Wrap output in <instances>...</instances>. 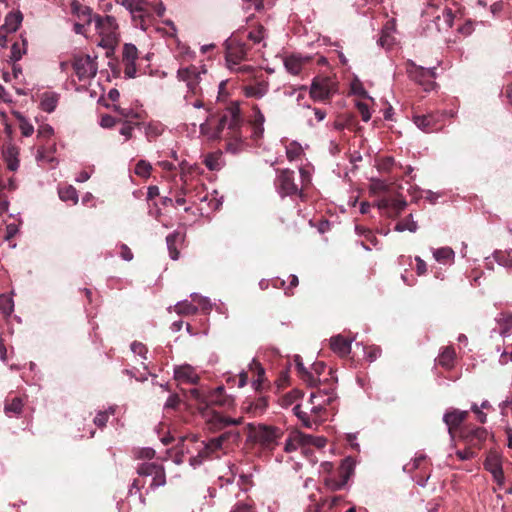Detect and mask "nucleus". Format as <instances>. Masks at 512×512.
Here are the masks:
<instances>
[{"mask_svg": "<svg viewBox=\"0 0 512 512\" xmlns=\"http://www.w3.org/2000/svg\"><path fill=\"white\" fill-rule=\"evenodd\" d=\"M243 124L238 102L230 103L221 111L215 129L210 128L208 120L200 124V133L209 139L236 138Z\"/></svg>", "mask_w": 512, "mask_h": 512, "instance_id": "obj_1", "label": "nucleus"}, {"mask_svg": "<svg viewBox=\"0 0 512 512\" xmlns=\"http://www.w3.org/2000/svg\"><path fill=\"white\" fill-rule=\"evenodd\" d=\"M207 76V70L203 66H188L177 71V78L186 83L188 92L184 99L188 102L190 95L201 96L203 88L201 83Z\"/></svg>", "mask_w": 512, "mask_h": 512, "instance_id": "obj_2", "label": "nucleus"}, {"mask_svg": "<svg viewBox=\"0 0 512 512\" xmlns=\"http://www.w3.org/2000/svg\"><path fill=\"white\" fill-rule=\"evenodd\" d=\"M95 28L101 36L99 45L103 48H113L118 41V25L113 16H94Z\"/></svg>", "mask_w": 512, "mask_h": 512, "instance_id": "obj_3", "label": "nucleus"}, {"mask_svg": "<svg viewBox=\"0 0 512 512\" xmlns=\"http://www.w3.org/2000/svg\"><path fill=\"white\" fill-rule=\"evenodd\" d=\"M126 10L129 11L135 25L145 30V23L151 18V7L155 1L152 0H121L119 2Z\"/></svg>", "mask_w": 512, "mask_h": 512, "instance_id": "obj_4", "label": "nucleus"}, {"mask_svg": "<svg viewBox=\"0 0 512 512\" xmlns=\"http://www.w3.org/2000/svg\"><path fill=\"white\" fill-rule=\"evenodd\" d=\"M225 490L229 494L227 502L231 504L229 512H255L253 500L238 484L230 483Z\"/></svg>", "mask_w": 512, "mask_h": 512, "instance_id": "obj_5", "label": "nucleus"}, {"mask_svg": "<svg viewBox=\"0 0 512 512\" xmlns=\"http://www.w3.org/2000/svg\"><path fill=\"white\" fill-rule=\"evenodd\" d=\"M406 72L410 79L421 85L425 91H430L435 86V68H424L409 60L406 63Z\"/></svg>", "mask_w": 512, "mask_h": 512, "instance_id": "obj_6", "label": "nucleus"}, {"mask_svg": "<svg viewBox=\"0 0 512 512\" xmlns=\"http://www.w3.org/2000/svg\"><path fill=\"white\" fill-rule=\"evenodd\" d=\"M282 435L280 428L268 425H258L252 431L254 440L266 449H273Z\"/></svg>", "mask_w": 512, "mask_h": 512, "instance_id": "obj_7", "label": "nucleus"}, {"mask_svg": "<svg viewBox=\"0 0 512 512\" xmlns=\"http://www.w3.org/2000/svg\"><path fill=\"white\" fill-rule=\"evenodd\" d=\"M73 68L80 81H88L94 78L98 70L96 58L89 55L75 57Z\"/></svg>", "mask_w": 512, "mask_h": 512, "instance_id": "obj_8", "label": "nucleus"}, {"mask_svg": "<svg viewBox=\"0 0 512 512\" xmlns=\"http://www.w3.org/2000/svg\"><path fill=\"white\" fill-rule=\"evenodd\" d=\"M225 45V59L229 69H233L235 65L247 59L248 48L245 43L236 39H229L226 41Z\"/></svg>", "mask_w": 512, "mask_h": 512, "instance_id": "obj_9", "label": "nucleus"}, {"mask_svg": "<svg viewBox=\"0 0 512 512\" xmlns=\"http://www.w3.org/2000/svg\"><path fill=\"white\" fill-rule=\"evenodd\" d=\"M200 412L212 429L220 430L231 425H240L242 423V417H227L212 409L200 408Z\"/></svg>", "mask_w": 512, "mask_h": 512, "instance_id": "obj_10", "label": "nucleus"}, {"mask_svg": "<svg viewBox=\"0 0 512 512\" xmlns=\"http://www.w3.org/2000/svg\"><path fill=\"white\" fill-rule=\"evenodd\" d=\"M137 472L140 476L152 477L151 488L161 487L166 484L165 471L161 465L156 463H143L138 467Z\"/></svg>", "mask_w": 512, "mask_h": 512, "instance_id": "obj_11", "label": "nucleus"}, {"mask_svg": "<svg viewBox=\"0 0 512 512\" xmlns=\"http://www.w3.org/2000/svg\"><path fill=\"white\" fill-rule=\"evenodd\" d=\"M275 185L278 193L282 197L295 195L299 192L297 185L294 183V172L289 169H284L279 172Z\"/></svg>", "mask_w": 512, "mask_h": 512, "instance_id": "obj_12", "label": "nucleus"}, {"mask_svg": "<svg viewBox=\"0 0 512 512\" xmlns=\"http://www.w3.org/2000/svg\"><path fill=\"white\" fill-rule=\"evenodd\" d=\"M310 415L308 412L303 411L300 405H296L293 408L294 414L301 420L302 424L307 428H312L313 424H316L318 418L321 417V413L325 408L320 402H310Z\"/></svg>", "mask_w": 512, "mask_h": 512, "instance_id": "obj_13", "label": "nucleus"}, {"mask_svg": "<svg viewBox=\"0 0 512 512\" xmlns=\"http://www.w3.org/2000/svg\"><path fill=\"white\" fill-rule=\"evenodd\" d=\"M212 406L229 409L234 406V398L226 394L223 386H219L208 392L205 407H203V409H210Z\"/></svg>", "mask_w": 512, "mask_h": 512, "instance_id": "obj_14", "label": "nucleus"}, {"mask_svg": "<svg viewBox=\"0 0 512 512\" xmlns=\"http://www.w3.org/2000/svg\"><path fill=\"white\" fill-rule=\"evenodd\" d=\"M353 468V460L351 458L344 459L340 466V475L342 477V480H336L333 477H326L324 480V484L327 487V489L331 491L340 490L346 484L347 479L349 478L350 474L353 471Z\"/></svg>", "mask_w": 512, "mask_h": 512, "instance_id": "obj_15", "label": "nucleus"}, {"mask_svg": "<svg viewBox=\"0 0 512 512\" xmlns=\"http://www.w3.org/2000/svg\"><path fill=\"white\" fill-rule=\"evenodd\" d=\"M332 95V85L328 78H315L310 87V96L314 101H324Z\"/></svg>", "mask_w": 512, "mask_h": 512, "instance_id": "obj_16", "label": "nucleus"}, {"mask_svg": "<svg viewBox=\"0 0 512 512\" xmlns=\"http://www.w3.org/2000/svg\"><path fill=\"white\" fill-rule=\"evenodd\" d=\"M496 327L492 330L493 334H499L503 338H507L512 331V314L500 313L496 318Z\"/></svg>", "mask_w": 512, "mask_h": 512, "instance_id": "obj_17", "label": "nucleus"}, {"mask_svg": "<svg viewBox=\"0 0 512 512\" xmlns=\"http://www.w3.org/2000/svg\"><path fill=\"white\" fill-rule=\"evenodd\" d=\"M311 440L312 435H307L302 432H295L286 440L285 451L292 452L297 450L299 447L304 448L305 446H308Z\"/></svg>", "mask_w": 512, "mask_h": 512, "instance_id": "obj_18", "label": "nucleus"}, {"mask_svg": "<svg viewBox=\"0 0 512 512\" xmlns=\"http://www.w3.org/2000/svg\"><path fill=\"white\" fill-rule=\"evenodd\" d=\"M468 416V411L453 409L447 411L443 416V421L448 426V431L451 434L452 429L458 427Z\"/></svg>", "mask_w": 512, "mask_h": 512, "instance_id": "obj_19", "label": "nucleus"}, {"mask_svg": "<svg viewBox=\"0 0 512 512\" xmlns=\"http://www.w3.org/2000/svg\"><path fill=\"white\" fill-rule=\"evenodd\" d=\"M354 338L347 339L341 335L334 336L330 339L331 349L340 356H347L351 352V343Z\"/></svg>", "mask_w": 512, "mask_h": 512, "instance_id": "obj_20", "label": "nucleus"}, {"mask_svg": "<svg viewBox=\"0 0 512 512\" xmlns=\"http://www.w3.org/2000/svg\"><path fill=\"white\" fill-rule=\"evenodd\" d=\"M294 364L298 371L300 378L310 387H315L319 383V379L309 371L303 364L302 359L299 355L294 357Z\"/></svg>", "mask_w": 512, "mask_h": 512, "instance_id": "obj_21", "label": "nucleus"}, {"mask_svg": "<svg viewBox=\"0 0 512 512\" xmlns=\"http://www.w3.org/2000/svg\"><path fill=\"white\" fill-rule=\"evenodd\" d=\"M174 374L178 381L196 384L199 380V375L190 365H182L175 368Z\"/></svg>", "mask_w": 512, "mask_h": 512, "instance_id": "obj_22", "label": "nucleus"}, {"mask_svg": "<svg viewBox=\"0 0 512 512\" xmlns=\"http://www.w3.org/2000/svg\"><path fill=\"white\" fill-rule=\"evenodd\" d=\"M269 90V84L266 81H260L255 84L246 85L243 88L244 95L250 98L261 99Z\"/></svg>", "mask_w": 512, "mask_h": 512, "instance_id": "obj_23", "label": "nucleus"}, {"mask_svg": "<svg viewBox=\"0 0 512 512\" xmlns=\"http://www.w3.org/2000/svg\"><path fill=\"white\" fill-rule=\"evenodd\" d=\"M226 439V435L223 434L219 437L212 438L207 442H202V449L199 451V457L207 458L211 456L214 452L221 449L223 441Z\"/></svg>", "mask_w": 512, "mask_h": 512, "instance_id": "obj_24", "label": "nucleus"}, {"mask_svg": "<svg viewBox=\"0 0 512 512\" xmlns=\"http://www.w3.org/2000/svg\"><path fill=\"white\" fill-rule=\"evenodd\" d=\"M22 21L23 15L20 11L10 12L6 15L4 24L1 26V30H4L5 33H13L18 30Z\"/></svg>", "mask_w": 512, "mask_h": 512, "instance_id": "obj_25", "label": "nucleus"}, {"mask_svg": "<svg viewBox=\"0 0 512 512\" xmlns=\"http://www.w3.org/2000/svg\"><path fill=\"white\" fill-rule=\"evenodd\" d=\"M3 155L7 162V167L11 171L17 170L19 167V159H18L19 150H18V148L14 144L8 143L3 149Z\"/></svg>", "mask_w": 512, "mask_h": 512, "instance_id": "obj_26", "label": "nucleus"}, {"mask_svg": "<svg viewBox=\"0 0 512 512\" xmlns=\"http://www.w3.org/2000/svg\"><path fill=\"white\" fill-rule=\"evenodd\" d=\"M71 12L76 15L79 19L86 21L90 24L94 21L92 9L88 6L82 5L80 2L73 0L70 3Z\"/></svg>", "mask_w": 512, "mask_h": 512, "instance_id": "obj_27", "label": "nucleus"}, {"mask_svg": "<svg viewBox=\"0 0 512 512\" xmlns=\"http://www.w3.org/2000/svg\"><path fill=\"white\" fill-rule=\"evenodd\" d=\"M336 399V394L333 390H317L310 394V402H320L324 408L330 405Z\"/></svg>", "mask_w": 512, "mask_h": 512, "instance_id": "obj_28", "label": "nucleus"}, {"mask_svg": "<svg viewBox=\"0 0 512 512\" xmlns=\"http://www.w3.org/2000/svg\"><path fill=\"white\" fill-rule=\"evenodd\" d=\"M59 95L54 92H45L41 96L40 107L47 113L53 112L58 104Z\"/></svg>", "mask_w": 512, "mask_h": 512, "instance_id": "obj_29", "label": "nucleus"}, {"mask_svg": "<svg viewBox=\"0 0 512 512\" xmlns=\"http://www.w3.org/2000/svg\"><path fill=\"white\" fill-rule=\"evenodd\" d=\"M453 20L454 17L452 11L445 8L441 11V14L435 17L434 22L438 30H447L452 27Z\"/></svg>", "mask_w": 512, "mask_h": 512, "instance_id": "obj_30", "label": "nucleus"}, {"mask_svg": "<svg viewBox=\"0 0 512 512\" xmlns=\"http://www.w3.org/2000/svg\"><path fill=\"white\" fill-rule=\"evenodd\" d=\"M434 259L442 264H450L454 262L455 253L450 247H441L433 250Z\"/></svg>", "mask_w": 512, "mask_h": 512, "instance_id": "obj_31", "label": "nucleus"}, {"mask_svg": "<svg viewBox=\"0 0 512 512\" xmlns=\"http://www.w3.org/2000/svg\"><path fill=\"white\" fill-rule=\"evenodd\" d=\"M267 407V401L265 398H259L255 402L246 401L242 405V410L246 413L257 415L262 413Z\"/></svg>", "mask_w": 512, "mask_h": 512, "instance_id": "obj_32", "label": "nucleus"}, {"mask_svg": "<svg viewBox=\"0 0 512 512\" xmlns=\"http://www.w3.org/2000/svg\"><path fill=\"white\" fill-rule=\"evenodd\" d=\"M286 70L292 75H298L303 67V59L299 56L291 55L284 59Z\"/></svg>", "mask_w": 512, "mask_h": 512, "instance_id": "obj_33", "label": "nucleus"}, {"mask_svg": "<svg viewBox=\"0 0 512 512\" xmlns=\"http://www.w3.org/2000/svg\"><path fill=\"white\" fill-rule=\"evenodd\" d=\"M414 124L424 132L432 131L435 120L432 115H415L413 117Z\"/></svg>", "mask_w": 512, "mask_h": 512, "instance_id": "obj_34", "label": "nucleus"}, {"mask_svg": "<svg viewBox=\"0 0 512 512\" xmlns=\"http://www.w3.org/2000/svg\"><path fill=\"white\" fill-rule=\"evenodd\" d=\"M182 239V236L179 232H173L171 234H169L167 237H166V243H167V248H168V251H169V254H170V258L172 260H177L179 258V252L176 248V244L178 241H180Z\"/></svg>", "mask_w": 512, "mask_h": 512, "instance_id": "obj_35", "label": "nucleus"}, {"mask_svg": "<svg viewBox=\"0 0 512 512\" xmlns=\"http://www.w3.org/2000/svg\"><path fill=\"white\" fill-rule=\"evenodd\" d=\"M417 229H418V225H417V222L414 221L412 214H410L404 220L398 222L395 226V231H397V232L409 231V232L414 233L417 231Z\"/></svg>", "mask_w": 512, "mask_h": 512, "instance_id": "obj_36", "label": "nucleus"}, {"mask_svg": "<svg viewBox=\"0 0 512 512\" xmlns=\"http://www.w3.org/2000/svg\"><path fill=\"white\" fill-rule=\"evenodd\" d=\"M455 358V351L450 347H446L438 357V363L442 367L451 368Z\"/></svg>", "mask_w": 512, "mask_h": 512, "instance_id": "obj_37", "label": "nucleus"}, {"mask_svg": "<svg viewBox=\"0 0 512 512\" xmlns=\"http://www.w3.org/2000/svg\"><path fill=\"white\" fill-rule=\"evenodd\" d=\"M175 311L179 315H194L198 311V307L192 304L191 302L184 300L180 301L175 305Z\"/></svg>", "mask_w": 512, "mask_h": 512, "instance_id": "obj_38", "label": "nucleus"}, {"mask_svg": "<svg viewBox=\"0 0 512 512\" xmlns=\"http://www.w3.org/2000/svg\"><path fill=\"white\" fill-rule=\"evenodd\" d=\"M15 117L19 121V128L25 137H29L34 133L33 125L20 112H14Z\"/></svg>", "mask_w": 512, "mask_h": 512, "instance_id": "obj_39", "label": "nucleus"}, {"mask_svg": "<svg viewBox=\"0 0 512 512\" xmlns=\"http://www.w3.org/2000/svg\"><path fill=\"white\" fill-rule=\"evenodd\" d=\"M249 368L251 370H255V372L257 373V379L252 381V386L255 390H259L264 379V368L255 359L252 360V362L249 365Z\"/></svg>", "mask_w": 512, "mask_h": 512, "instance_id": "obj_40", "label": "nucleus"}, {"mask_svg": "<svg viewBox=\"0 0 512 512\" xmlns=\"http://www.w3.org/2000/svg\"><path fill=\"white\" fill-rule=\"evenodd\" d=\"M485 469L489 471L492 475L499 474V471L502 470L499 458L497 455L492 454L489 455L484 462Z\"/></svg>", "mask_w": 512, "mask_h": 512, "instance_id": "obj_41", "label": "nucleus"}, {"mask_svg": "<svg viewBox=\"0 0 512 512\" xmlns=\"http://www.w3.org/2000/svg\"><path fill=\"white\" fill-rule=\"evenodd\" d=\"M188 394L190 399L195 400L198 405L199 409L205 407L206 399L208 393L200 388H191L188 390Z\"/></svg>", "mask_w": 512, "mask_h": 512, "instance_id": "obj_42", "label": "nucleus"}, {"mask_svg": "<svg viewBox=\"0 0 512 512\" xmlns=\"http://www.w3.org/2000/svg\"><path fill=\"white\" fill-rule=\"evenodd\" d=\"M58 193L60 199L63 201H71L73 204L78 202V193L73 186H67L65 188L59 189Z\"/></svg>", "mask_w": 512, "mask_h": 512, "instance_id": "obj_43", "label": "nucleus"}, {"mask_svg": "<svg viewBox=\"0 0 512 512\" xmlns=\"http://www.w3.org/2000/svg\"><path fill=\"white\" fill-rule=\"evenodd\" d=\"M0 311L5 316H10L14 311V301L11 296L0 295Z\"/></svg>", "mask_w": 512, "mask_h": 512, "instance_id": "obj_44", "label": "nucleus"}, {"mask_svg": "<svg viewBox=\"0 0 512 512\" xmlns=\"http://www.w3.org/2000/svg\"><path fill=\"white\" fill-rule=\"evenodd\" d=\"M303 153L301 145L297 142H291L286 146V156L290 162L297 160Z\"/></svg>", "mask_w": 512, "mask_h": 512, "instance_id": "obj_45", "label": "nucleus"}, {"mask_svg": "<svg viewBox=\"0 0 512 512\" xmlns=\"http://www.w3.org/2000/svg\"><path fill=\"white\" fill-rule=\"evenodd\" d=\"M137 58V47L131 43L125 44L123 47V62H135Z\"/></svg>", "mask_w": 512, "mask_h": 512, "instance_id": "obj_46", "label": "nucleus"}, {"mask_svg": "<svg viewBox=\"0 0 512 512\" xmlns=\"http://www.w3.org/2000/svg\"><path fill=\"white\" fill-rule=\"evenodd\" d=\"M407 206V202L402 199H392L390 212L387 213V217L393 218L400 215V213Z\"/></svg>", "mask_w": 512, "mask_h": 512, "instance_id": "obj_47", "label": "nucleus"}, {"mask_svg": "<svg viewBox=\"0 0 512 512\" xmlns=\"http://www.w3.org/2000/svg\"><path fill=\"white\" fill-rule=\"evenodd\" d=\"M191 297L199 304L204 313H209L212 310L213 304L208 297L201 296L197 293H192Z\"/></svg>", "mask_w": 512, "mask_h": 512, "instance_id": "obj_48", "label": "nucleus"}, {"mask_svg": "<svg viewBox=\"0 0 512 512\" xmlns=\"http://www.w3.org/2000/svg\"><path fill=\"white\" fill-rule=\"evenodd\" d=\"M26 40H22V44H19V43H14L12 45V48H11V56L10 58L13 60V61H18L21 59V57L23 56V54L26 53Z\"/></svg>", "mask_w": 512, "mask_h": 512, "instance_id": "obj_49", "label": "nucleus"}, {"mask_svg": "<svg viewBox=\"0 0 512 512\" xmlns=\"http://www.w3.org/2000/svg\"><path fill=\"white\" fill-rule=\"evenodd\" d=\"M495 261L506 268H512V257L509 254L503 253L501 251H496L493 254Z\"/></svg>", "mask_w": 512, "mask_h": 512, "instance_id": "obj_50", "label": "nucleus"}, {"mask_svg": "<svg viewBox=\"0 0 512 512\" xmlns=\"http://www.w3.org/2000/svg\"><path fill=\"white\" fill-rule=\"evenodd\" d=\"M151 169L150 163L140 160L135 166V174L146 178L150 175Z\"/></svg>", "mask_w": 512, "mask_h": 512, "instance_id": "obj_51", "label": "nucleus"}, {"mask_svg": "<svg viewBox=\"0 0 512 512\" xmlns=\"http://www.w3.org/2000/svg\"><path fill=\"white\" fill-rule=\"evenodd\" d=\"M338 501L337 497H333L332 499H324L320 503H317L314 508V512H328Z\"/></svg>", "mask_w": 512, "mask_h": 512, "instance_id": "obj_52", "label": "nucleus"}, {"mask_svg": "<svg viewBox=\"0 0 512 512\" xmlns=\"http://www.w3.org/2000/svg\"><path fill=\"white\" fill-rule=\"evenodd\" d=\"M266 37V31L263 26L259 25L255 30L250 31L248 38L254 43H260Z\"/></svg>", "mask_w": 512, "mask_h": 512, "instance_id": "obj_53", "label": "nucleus"}, {"mask_svg": "<svg viewBox=\"0 0 512 512\" xmlns=\"http://www.w3.org/2000/svg\"><path fill=\"white\" fill-rule=\"evenodd\" d=\"M395 42V38L393 34L387 32V30H382L381 36L379 38V45L383 48L389 49Z\"/></svg>", "mask_w": 512, "mask_h": 512, "instance_id": "obj_54", "label": "nucleus"}, {"mask_svg": "<svg viewBox=\"0 0 512 512\" xmlns=\"http://www.w3.org/2000/svg\"><path fill=\"white\" fill-rule=\"evenodd\" d=\"M131 351L135 355L140 356L143 360L147 359L148 349L143 343L137 341L132 342Z\"/></svg>", "mask_w": 512, "mask_h": 512, "instance_id": "obj_55", "label": "nucleus"}, {"mask_svg": "<svg viewBox=\"0 0 512 512\" xmlns=\"http://www.w3.org/2000/svg\"><path fill=\"white\" fill-rule=\"evenodd\" d=\"M229 141L227 143V151L236 154L241 150L242 142H241V134L240 131H238V135L236 138H228Z\"/></svg>", "mask_w": 512, "mask_h": 512, "instance_id": "obj_56", "label": "nucleus"}, {"mask_svg": "<svg viewBox=\"0 0 512 512\" xmlns=\"http://www.w3.org/2000/svg\"><path fill=\"white\" fill-rule=\"evenodd\" d=\"M22 400L20 398H14L10 403L5 406L6 413L19 414L22 410Z\"/></svg>", "mask_w": 512, "mask_h": 512, "instance_id": "obj_57", "label": "nucleus"}, {"mask_svg": "<svg viewBox=\"0 0 512 512\" xmlns=\"http://www.w3.org/2000/svg\"><path fill=\"white\" fill-rule=\"evenodd\" d=\"M113 413V408H110L109 411L99 412L94 418L95 425H97L98 427H104L108 421L109 414Z\"/></svg>", "mask_w": 512, "mask_h": 512, "instance_id": "obj_58", "label": "nucleus"}, {"mask_svg": "<svg viewBox=\"0 0 512 512\" xmlns=\"http://www.w3.org/2000/svg\"><path fill=\"white\" fill-rule=\"evenodd\" d=\"M253 110V118L251 120V125H264L265 117L263 113L261 112L260 108L255 105L252 108Z\"/></svg>", "mask_w": 512, "mask_h": 512, "instance_id": "obj_59", "label": "nucleus"}, {"mask_svg": "<svg viewBox=\"0 0 512 512\" xmlns=\"http://www.w3.org/2000/svg\"><path fill=\"white\" fill-rule=\"evenodd\" d=\"M36 160L38 162H53L54 158L47 153L44 147H39L36 154Z\"/></svg>", "mask_w": 512, "mask_h": 512, "instance_id": "obj_60", "label": "nucleus"}, {"mask_svg": "<svg viewBox=\"0 0 512 512\" xmlns=\"http://www.w3.org/2000/svg\"><path fill=\"white\" fill-rule=\"evenodd\" d=\"M54 133L52 126L48 124L41 125L37 131L38 138H50Z\"/></svg>", "mask_w": 512, "mask_h": 512, "instance_id": "obj_61", "label": "nucleus"}, {"mask_svg": "<svg viewBox=\"0 0 512 512\" xmlns=\"http://www.w3.org/2000/svg\"><path fill=\"white\" fill-rule=\"evenodd\" d=\"M357 108L359 110V113L361 115V119L364 122H368L371 119V113L369 111L368 105L365 103H358Z\"/></svg>", "mask_w": 512, "mask_h": 512, "instance_id": "obj_62", "label": "nucleus"}, {"mask_svg": "<svg viewBox=\"0 0 512 512\" xmlns=\"http://www.w3.org/2000/svg\"><path fill=\"white\" fill-rule=\"evenodd\" d=\"M124 74L127 78H134L136 76L135 62H124Z\"/></svg>", "mask_w": 512, "mask_h": 512, "instance_id": "obj_63", "label": "nucleus"}, {"mask_svg": "<svg viewBox=\"0 0 512 512\" xmlns=\"http://www.w3.org/2000/svg\"><path fill=\"white\" fill-rule=\"evenodd\" d=\"M134 126L130 122L123 123L122 127L120 128V134L125 137L126 140L130 139L132 137Z\"/></svg>", "mask_w": 512, "mask_h": 512, "instance_id": "obj_64", "label": "nucleus"}]
</instances>
